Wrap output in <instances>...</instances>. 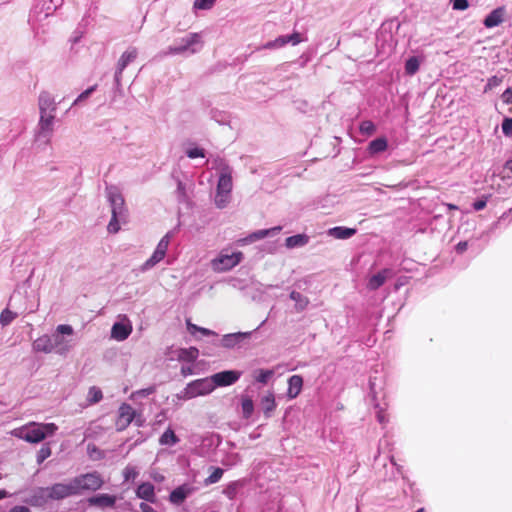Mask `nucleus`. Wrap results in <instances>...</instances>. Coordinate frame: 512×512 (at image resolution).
<instances>
[{
	"instance_id": "nucleus-1",
	"label": "nucleus",
	"mask_w": 512,
	"mask_h": 512,
	"mask_svg": "<svg viewBox=\"0 0 512 512\" xmlns=\"http://www.w3.org/2000/svg\"><path fill=\"white\" fill-rule=\"evenodd\" d=\"M214 167L219 170L214 202L218 208L222 209L230 202V194L233 188L232 168L220 158L214 160Z\"/></svg>"
},
{
	"instance_id": "nucleus-2",
	"label": "nucleus",
	"mask_w": 512,
	"mask_h": 512,
	"mask_svg": "<svg viewBox=\"0 0 512 512\" xmlns=\"http://www.w3.org/2000/svg\"><path fill=\"white\" fill-rule=\"evenodd\" d=\"M58 430L54 423L30 422L11 431V435L28 443H39Z\"/></svg>"
},
{
	"instance_id": "nucleus-3",
	"label": "nucleus",
	"mask_w": 512,
	"mask_h": 512,
	"mask_svg": "<svg viewBox=\"0 0 512 512\" xmlns=\"http://www.w3.org/2000/svg\"><path fill=\"white\" fill-rule=\"evenodd\" d=\"M107 197L112 213L107 229L110 233H117L120 230V223H124L127 218L124 198L115 187L107 189Z\"/></svg>"
},
{
	"instance_id": "nucleus-4",
	"label": "nucleus",
	"mask_w": 512,
	"mask_h": 512,
	"mask_svg": "<svg viewBox=\"0 0 512 512\" xmlns=\"http://www.w3.org/2000/svg\"><path fill=\"white\" fill-rule=\"evenodd\" d=\"M73 334L74 329L71 325H58L54 333L50 335L54 353L60 356H66L74 345L71 338Z\"/></svg>"
},
{
	"instance_id": "nucleus-5",
	"label": "nucleus",
	"mask_w": 512,
	"mask_h": 512,
	"mask_svg": "<svg viewBox=\"0 0 512 512\" xmlns=\"http://www.w3.org/2000/svg\"><path fill=\"white\" fill-rule=\"evenodd\" d=\"M215 389L211 377L194 380L177 394L180 400H189L198 396L210 394Z\"/></svg>"
},
{
	"instance_id": "nucleus-6",
	"label": "nucleus",
	"mask_w": 512,
	"mask_h": 512,
	"mask_svg": "<svg viewBox=\"0 0 512 512\" xmlns=\"http://www.w3.org/2000/svg\"><path fill=\"white\" fill-rule=\"evenodd\" d=\"M203 47V40L201 34H187L181 39L179 44H175L169 48V54H181L190 56Z\"/></svg>"
},
{
	"instance_id": "nucleus-7",
	"label": "nucleus",
	"mask_w": 512,
	"mask_h": 512,
	"mask_svg": "<svg viewBox=\"0 0 512 512\" xmlns=\"http://www.w3.org/2000/svg\"><path fill=\"white\" fill-rule=\"evenodd\" d=\"M56 116L39 115L35 130V142L38 145H49L54 134Z\"/></svg>"
},
{
	"instance_id": "nucleus-8",
	"label": "nucleus",
	"mask_w": 512,
	"mask_h": 512,
	"mask_svg": "<svg viewBox=\"0 0 512 512\" xmlns=\"http://www.w3.org/2000/svg\"><path fill=\"white\" fill-rule=\"evenodd\" d=\"M38 494L41 498L60 500L66 497L77 495L73 480L68 483H56L50 487L39 488Z\"/></svg>"
},
{
	"instance_id": "nucleus-9",
	"label": "nucleus",
	"mask_w": 512,
	"mask_h": 512,
	"mask_svg": "<svg viewBox=\"0 0 512 512\" xmlns=\"http://www.w3.org/2000/svg\"><path fill=\"white\" fill-rule=\"evenodd\" d=\"M77 494L82 491H96L103 485V480L97 472L86 473L72 479Z\"/></svg>"
},
{
	"instance_id": "nucleus-10",
	"label": "nucleus",
	"mask_w": 512,
	"mask_h": 512,
	"mask_svg": "<svg viewBox=\"0 0 512 512\" xmlns=\"http://www.w3.org/2000/svg\"><path fill=\"white\" fill-rule=\"evenodd\" d=\"M63 4V0H37L30 11V17L36 21L52 15Z\"/></svg>"
},
{
	"instance_id": "nucleus-11",
	"label": "nucleus",
	"mask_w": 512,
	"mask_h": 512,
	"mask_svg": "<svg viewBox=\"0 0 512 512\" xmlns=\"http://www.w3.org/2000/svg\"><path fill=\"white\" fill-rule=\"evenodd\" d=\"M243 258L242 252L227 254L221 252L211 261V267L215 272H225L237 266Z\"/></svg>"
},
{
	"instance_id": "nucleus-12",
	"label": "nucleus",
	"mask_w": 512,
	"mask_h": 512,
	"mask_svg": "<svg viewBox=\"0 0 512 512\" xmlns=\"http://www.w3.org/2000/svg\"><path fill=\"white\" fill-rule=\"evenodd\" d=\"M137 55L138 52L136 48L130 47L119 58L114 74L115 85L117 88L121 86V78L123 71L131 62H133L136 59Z\"/></svg>"
},
{
	"instance_id": "nucleus-13",
	"label": "nucleus",
	"mask_w": 512,
	"mask_h": 512,
	"mask_svg": "<svg viewBox=\"0 0 512 512\" xmlns=\"http://www.w3.org/2000/svg\"><path fill=\"white\" fill-rule=\"evenodd\" d=\"M132 330L131 321L126 316H123L121 321L115 322L112 325L111 338L116 341H124L130 336Z\"/></svg>"
},
{
	"instance_id": "nucleus-14",
	"label": "nucleus",
	"mask_w": 512,
	"mask_h": 512,
	"mask_svg": "<svg viewBox=\"0 0 512 512\" xmlns=\"http://www.w3.org/2000/svg\"><path fill=\"white\" fill-rule=\"evenodd\" d=\"M39 115L56 116L57 103L55 98L47 91H42L38 97Z\"/></svg>"
},
{
	"instance_id": "nucleus-15",
	"label": "nucleus",
	"mask_w": 512,
	"mask_h": 512,
	"mask_svg": "<svg viewBox=\"0 0 512 512\" xmlns=\"http://www.w3.org/2000/svg\"><path fill=\"white\" fill-rule=\"evenodd\" d=\"M240 376V371L227 370L212 375L211 380L213 381L215 388L217 386L224 387L232 385L235 382H237Z\"/></svg>"
},
{
	"instance_id": "nucleus-16",
	"label": "nucleus",
	"mask_w": 512,
	"mask_h": 512,
	"mask_svg": "<svg viewBox=\"0 0 512 512\" xmlns=\"http://www.w3.org/2000/svg\"><path fill=\"white\" fill-rule=\"evenodd\" d=\"M135 419V410L128 404H122L119 408V415L116 421L117 430L126 429Z\"/></svg>"
},
{
	"instance_id": "nucleus-17",
	"label": "nucleus",
	"mask_w": 512,
	"mask_h": 512,
	"mask_svg": "<svg viewBox=\"0 0 512 512\" xmlns=\"http://www.w3.org/2000/svg\"><path fill=\"white\" fill-rule=\"evenodd\" d=\"M304 39L302 38V34H290L286 36H279L273 41H268L263 48L265 49H278L283 47L286 44L296 45L302 42Z\"/></svg>"
},
{
	"instance_id": "nucleus-18",
	"label": "nucleus",
	"mask_w": 512,
	"mask_h": 512,
	"mask_svg": "<svg viewBox=\"0 0 512 512\" xmlns=\"http://www.w3.org/2000/svg\"><path fill=\"white\" fill-rule=\"evenodd\" d=\"M394 275L392 269L385 268L376 274L371 275L367 281V288L371 291H375L380 288L389 278Z\"/></svg>"
},
{
	"instance_id": "nucleus-19",
	"label": "nucleus",
	"mask_w": 512,
	"mask_h": 512,
	"mask_svg": "<svg viewBox=\"0 0 512 512\" xmlns=\"http://www.w3.org/2000/svg\"><path fill=\"white\" fill-rule=\"evenodd\" d=\"M252 331L226 334L221 339V345L225 348H233L241 341L250 338Z\"/></svg>"
},
{
	"instance_id": "nucleus-20",
	"label": "nucleus",
	"mask_w": 512,
	"mask_h": 512,
	"mask_svg": "<svg viewBox=\"0 0 512 512\" xmlns=\"http://www.w3.org/2000/svg\"><path fill=\"white\" fill-rule=\"evenodd\" d=\"M506 16V9L504 7H498L494 9L484 20L486 28L491 29L501 24Z\"/></svg>"
},
{
	"instance_id": "nucleus-21",
	"label": "nucleus",
	"mask_w": 512,
	"mask_h": 512,
	"mask_svg": "<svg viewBox=\"0 0 512 512\" xmlns=\"http://www.w3.org/2000/svg\"><path fill=\"white\" fill-rule=\"evenodd\" d=\"M116 502V497L109 494H99L88 499L90 506H97L100 508L113 507Z\"/></svg>"
},
{
	"instance_id": "nucleus-22",
	"label": "nucleus",
	"mask_w": 512,
	"mask_h": 512,
	"mask_svg": "<svg viewBox=\"0 0 512 512\" xmlns=\"http://www.w3.org/2000/svg\"><path fill=\"white\" fill-rule=\"evenodd\" d=\"M32 348L36 352H43L46 354L54 353L51 342V337L48 334H44L38 337L32 344Z\"/></svg>"
},
{
	"instance_id": "nucleus-23",
	"label": "nucleus",
	"mask_w": 512,
	"mask_h": 512,
	"mask_svg": "<svg viewBox=\"0 0 512 512\" xmlns=\"http://www.w3.org/2000/svg\"><path fill=\"white\" fill-rule=\"evenodd\" d=\"M303 379L299 375H293L288 379L287 396L290 399L296 398L302 390Z\"/></svg>"
},
{
	"instance_id": "nucleus-24",
	"label": "nucleus",
	"mask_w": 512,
	"mask_h": 512,
	"mask_svg": "<svg viewBox=\"0 0 512 512\" xmlns=\"http://www.w3.org/2000/svg\"><path fill=\"white\" fill-rule=\"evenodd\" d=\"M136 495L138 498L153 503L155 501L154 486L149 482L142 483L138 486Z\"/></svg>"
},
{
	"instance_id": "nucleus-25",
	"label": "nucleus",
	"mask_w": 512,
	"mask_h": 512,
	"mask_svg": "<svg viewBox=\"0 0 512 512\" xmlns=\"http://www.w3.org/2000/svg\"><path fill=\"white\" fill-rule=\"evenodd\" d=\"M356 234V229L337 226L328 230V235L336 239H349Z\"/></svg>"
},
{
	"instance_id": "nucleus-26",
	"label": "nucleus",
	"mask_w": 512,
	"mask_h": 512,
	"mask_svg": "<svg viewBox=\"0 0 512 512\" xmlns=\"http://www.w3.org/2000/svg\"><path fill=\"white\" fill-rule=\"evenodd\" d=\"M192 489L186 485L177 487L170 494V501L174 504L182 503L191 493Z\"/></svg>"
},
{
	"instance_id": "nucleus-27",
	"label": "nucleus",
	"mask_w": 512,
	"mask_h": 512,
	"mask_svg": "<svg viewBox=\"0 0 512 512\" xmlns=\"http://www.w3.org/2000/svg\"><path fill=\"white\" fill-rule=\"evenodd\" d=\"M261 408L266 415V417H270L271 413L276 408L275 396L273 392H267L261 398Z\"/></svg>"
},
{
	"instance_id": "nucleus-28",
	"label": "nucleus",
	"mask_w": 512,
	"mask_h": 512,
	"mask_svg": "<svg viewBox=\"0 0 512 512\" xmlns=\"http://www.w3.org/2000/svg\"><path fill=\"white\" fill-rule=\"evenodd\" d=\"M309 242V237L305 234H297L286 238L285 246L288 249L303 247Z\"/></svg>"
},
{
	"instance_id": "nucleus-29",
	"label": "nucleus",
	"mask_w": 512,
	"mask_h": 512,
	"mask_svg": "<svg viewBox=\"0 0 512 512\" xmlns=\"http://www.w3.org/2000/svg\"><path fill=\"white\" fill-rule=\"evenodd\" d=\"M422 58L418 56H412L406 60L405 73L409 76L416 74L422 63Z\"/></svg>"
},
{
	"instance_id": "nucleus-30",
	"label": "nucleus",
	"mask_w": 512,
	"mask_h": 512,
	"mask_svg": "<svg viewBox=\"0 0 512 512\" xmlns=\"http://www.w3.org/2000/svg\"><path fill=\"white\" fill-rule=\"evenodd\" d=\"M165 257V254L159 252L157 249L154 250L153 254L143 263L141 266L142 271H147L157 265Z\"/></svg>"
},
{
	"instance_id": "nucleus-31",
	"label": "nucleus",
	"mask_w": 512,
	"mask_h": 512,
	"mask_svg": "<svg viewBox=\"0 0 512 512\" xmlns=\"http://www.w3.org/2000/svg\"><path fill=\"white\" fill-rule=\"evenodd\" d=\"M290 299L295 302V309L297 311H303L309 304V299L297 291L290 293Z\"/></svg>"
},
{
	"instance_id": "nucleus-32",
	"label": "nucleus",
	"mask_w": 512,
	"mask_h": 512,
	"mask_svg": "<svg viewBox=\"0 0 512 512\" xmlns=\"http://www.w3.org/2000/svg\"><path fill=\"white\" fill-rule=\"evenodd\" d=\"M274 370L271 369H258L253 372L255 381L266 384L273 377Z\"/></svg>"
},
{
	"instance_id": "nucleus-33",
	"label": "nucleus",
	"mask_w": 512,
	"mask_h": 512,
	"mask_svg": "<svg viewBox=\"0 0 512 512\" xmlns=\"http://www.w3.org/2000/svg\"><path fill=\"white\" fill-rule=\"evenodd\" d=\"M281 230H282L281 226H275V227H272L269 229L257 230L255 232H253L254 239H257V241H258V240L264 239L266 237H272V236L279 234Z\"/></svg>"
},
{
	"instance_id": "nucleus-34",
	"label": "nucleus",
	"mask_w": 512,
	"mask_h": 512,
	"mask_svg": "<svg viewBox=\"0 0 512 512\" xmlns=\"http://www.w3.org/2000/svg\"><path fill=\"white\" fill-rule=\"evenodd\" d=\"M387 140L385 138H377L370 142L369 151L372 154L383 152L387 149Z\"/></svg>"
},
{
	"instance_id": "nucleus-35",
	"label": "nucleus",
	"mask_w": 512,
	"mask_h": 512,
	"mask_svg": "<svg viewBox=\"0 0 512 512\" xmlns=\"http://www.w3.org/2000/svg\"><path fill=\"white\" fill-rule=\"evenodd\" d=\"M198 349L195 347H190L188 349H181L178 353V357L182 361H189L192 362L196 360L198 357Z\"/></svg>"
},
{
	"instance_id": "nucleus-36",
	"label": "nucleus",
	"mask_w": 512,
	"mask_h": 512,
	"mask_svg": "<svg viewBox=\"0 0 512 512\" xmlns=\"http://www.w3.org/2000/svg\"><path fill=\"white\" fill-rule=\"evenodd\" d=\"M178 441H179L178 437L175 435L174 431L171 429H167L161 435V437L159 439V443L161 445H169V446L175 445L176 443H178Z\"/></svg>"
},
{
	"instance_id": "nucleus-37",
	"label": "nucleus",
	"mask_w": 512,
	"mask_h": 512,
	"mask_svg": "<svg viewBox=\"0 0 512 512\" xmlns=\"http://www.w3.org/2000/svg\"><path fill=\"white\" fill-rule=\"evenodd\" d=\"M243 418L249 419L254 411V403L251 398L244 397L241 402Z\"/></svg>"
},
{
	"instance_id": "nucleus-38",
	"label": "nucleus",
	"mask_w": 512,
	"mask_h": 512,
	"mask_svg": "<svg viewBox=\"0 0 512 512\" xmlns=\"http://www.w3.org/2000/svg\"><path fill=\"white\" fill-rule=\"evenodd\" d=\"M172 237H173V232L172 231L167 232L160 239V241L158 242V244H157L155 249H157L159 252H162L163 254L166 255V252L168 250V247H169V244H170V241H171Z\"/></svg>"
},
{
	"instance_id": "nucleus-39",
	"label": "nucleus",
	"mask_w": 512,
	"mask_h": 512,
	"mask_svg": "<svg viewBox=\"0 0 512 512\" xmlns=\"http://www.w3.org/2000/svg\"><path fill=\"white\" fill-rule=\"evenodd\" d=\"M16 317H17V314L15 312L10 311L9 309H4L0 315V323L2 326H7Z\"/></svg>"
},
{
	"instance_id": "nucleus-40",
	"label": "nucleus",
	"mask_w": 512,
	"mask_h": 512,
	"mask_svg": "<svg viewBox=\"0 0 512 512\" xmlns=\"http://www.w3.org/2000/svg\"><path fill=\"white\" fill-rule=\"evenodd\" d=\"M216 0H194L193 9L194 10H209L211 9Z\"/></svg>"
},
{
	"instance_id": "nucleus-41",
	"label": "nucleus",
	"mask_w": 512,
	"mask_h": 512,
	"mask_svg": "<svg viewBox=\"0 0 512 512\" xmlns=\"http://www.w3.org/2000/svg\"><path fill=\"white\" fill-rule=\"evenodd\" d=\"M187 327H188V330L190 331V333L194 334L195 332H200L202 333L203 335L205 336H210V335H216V333L212 330H209L207 328H203V327H200V326H197L195 324H192L191 322H187Z\"/></svg>"
},
{
	"instance_id": "nucleus-42",
	"label": "nucleus",
	"mask_w": 512,
	"mask_h": 512,
	"mask_svg": "<svg viewBox=\"0 0 512 512\" xmlns=\"http://www.w3.org/2000/svg\"><path fill=\"white\" fill-rule=\"evenodd\" d=\"M51 448L48 444L43 445L37 453V463H43L48 457L51 456Z\"/></svg>"
},
{
	"instance_id": "nucleus-43",
	"label": "nucleus",
	"mask_w": 512,
	"mask_h": 512,
	"mask_svg": "<svg viewBox=\"0 0 512 512\" xmlns=\"http://www.w3.org/2000/svg\"><path fill=\"white\" fill-rule=\"evenodd\" d=\"M223 472H224L223 469L215 468L213 470V472L211 473V475L208 478H206L205 484L210 485V484L217 483L223 476Z\"/></svg>"
},
{
	"instance_id": "nucleus-44",
	"label": "nucleus",
	"mask_w": 512,
	"mask_h": 512,
	"mask_svg": "<svg viewBox=\"0 0 512 512\" xmlns=\"http://www.w3.org/2000/svg\"><path fill=\"white\" fill-rule=\"evenodd\" d=\"M102 399V391L97 387H91L88 392V400L90 403H97Z\"/></svg>"
},
{
	"instance_id": "nucleus-45",
	"label": "nucleus",
	"mask_w": 512,
	"mask_h": 512,
	"mask_svg": "<svg viewBox=\"0 0 512 512\" xmlns=\"http://www.w3.org/2000/svg\"><path fill=\"white\" fill-rule=\"evenodd\" d=\"M376 127L372 121L366 120L360 124V132L365 135H372Z\"/></svg>"
},
{
	"instance_id": "nucleus-46",
	"label": "nucleus",
	"mask_w": 512,
	"mask_h": 512,
	"mask_svg": "<svg viewBox=\"0 0 512 512\" xmlns=\"http://www.w3.org/2000/svg\"><path fill=\"white\" fill-rule=\"evenodd\" d=\"M97 88V85H93L83 91L73 102L72 106L78 105L80 102L86 100Z\"/></svg>"
},
{
	"instance_id": "nucleus-47",
	"label": "nucleus",
	"mask_w": 512,
	"mask_h": 512,
	"mask_svg": "<svg viewBox=\"0 0 512 512\" xmlns=\"http://www.w3.org/2000/svg\"><path fill=\"white\" fill-rule=\"evenodd\" d=\"M237 487H238V483L237 482H232L230 483L223 491V493L229 498V499H234V497L236 496V493H237Z\"/></svg>"
},
{
	"instance_id": "nucleus-48",
	"label": "nucleus",
	"mask_w": 512,
	"mask_h": 512,
	"mask_svg": "<svg viewBox=\"0 0 512 512\" xmlns=\"http://www.w3.org/2000/svg\"><path fill=\"white\" fill-rule=\"evenodd\" d=\"M123 475L125 480H134L138 476V471L135 467L127 466L123 471Z\"/></svg>"
},
{
	"instance_id": "nucleus-49",
	"label": "nucleus",
	"mask_w": 512,
	"mask_h": 512,
	"mask_svg": "<svg viewBox=\"0 0 512 512\" xmlns=\"http://www.w3.org/2000/svg\"><path fill=\"white\" fill-rule=\"evenodd\" d=\"M186 154L191 159H194V158H197V157H202V158L205 157L204 149L198 148V147L188 149Z\"/></svg>"
},
{
	"instance_id": "nucleus-50",
	"label": "nucleus",
	"mask_w": 512,
	"mask_h": 512,
	"mask_svg": "<svg viewBox=\"0 0 512 512\" xmlns=\"http://www.w3.org/2000/svg\"><path fill=\"white\" fill-rule=\"evenodd\" d=\"M153 392H154V388L153 387H149V388H145V389H141V390L133 392L131 397L133 399H137V398H141V397H146V396L152 394Z\"/></svg>"
},
{
	"instance_id": "nucleus-51",
	"label": "nucleus",
	"mask_w": 512,
	"mask_h": 512,
	"mask_svg": "<svg viewBox=\"0 0 512 512\" xmlns=\"http://www.w3.org/2000/svg\"><path fill=\"white\" fill-rule=\"evenodd\" d=\"M502 132L506 136H512V118H505L502 122Z\"/></svg>"
},
{
	"instance_id": "nucleus-52",
	"label": "nucleus",
	"mask_w": 512,
	"mask_h": 512,
	"mask_svg": "<svg viewBox=\"0 0 512 512\" xmlns=\"http://www.w3.org/2000/svg\"><path fill=\"white\" fill-rule=\"evenodd\" d=\"M468 6L467 0H453V9L455 10H465Z\"/></svg>"
},
{
	"instance_id": "nucleus-53",
	"label": "nucleus",
	"mask_w": 512,
	"mask_h": 512,
	"mask_svg": "<svg viewBox=\"0 0 512 512\" xmlns=\"http://www.w3.org/2000/svg\"><path fill=\"white\" fill-rule=\"evenodd\" d=\"M256 241H257V239H254V233L252 232L247 237L240 239L238 241V243L240 245H246V244H250V243H253V242H256Z\"/></svg>"
},
{
	"instance_id": "nucleus-54",
	"label": "nucleus",
	"mask_w": 512,
	"mask_h": 512,
	"mask_svg": "<svg viewBox=\"0 0 512 512\" xmlns=\"http://www.w3.org/2000/svg\"><path fill=\"white\" fill-rule=\"evenodd\" d=\"M256 241H257V239H254V233L252 232L247 237L240 239L238 241V243L240 245H246V244H250V243H253V242H256Z\"/></svg>"
},
{
	"instance_id": "nucleus-55",
	"label": "nucleus",
	"mask_w": 512,
	"mask_h": 512,
	"mask_svg": "<svg viewBox=\"0 0 512 512\" xmlns=\"http://www.w3.org/2000/svg\"><path fill=\"white\" fill-rule=\"evenodd\" d=\"M499 83H500V79L497 78L496 76L489 78L488 83L486 85V90L492 89L493 87L497 86Z\"/></svg>"
},
{
	"instance_id": "nucleus-56",
	"label": "nucleus",
	"mask_w": 512,
	"mask_h": 512,
	"mask_svg": "<svg viewBox=\"0 0 512 512\" xmlns=\"http://www.w3.org/2000/svg\"><path fill=\"white\" fill-rule=\"evenodd\" d=\"M502 99L504 102L512 104V89H507L502 94Z\"/></svg>"
},
{
	"instance_id": "nucleus-57",
	"label": "nucleus",
	"mask_w": 512,
	"mask_h": 512,
	"mask_svg": "<svg viewBox=\"0 0 512 512\" xmlns=\"http://www.w3.org/2000/svg\"><path fill=\"white\" fill-rule=\"evenodd\" d=\"M194 373L193 368L191 366H182L181 374L186 377L192 375Z\"/></svg>"
},
{
	"instance_id": "nucleus-58",
	"label": "nucleus",
	"mask_w": 512,
	"mask_h": 512,
	"mask_svg": "<svg viewBox=\"0 0 512 512\" xmlns=\"http://www.w3.org/2000/svg\"><path fill=\"white\" fill-rule=\"evenodd\" d=\"M139 507L142 512H155V510L152 508V506H150L149 504L144 503V502L140 503Z\"/></svg>"
},
{
	"instance_id": "nucleus-59",
	"label": "nucleus",
	"mask_w": 512,
	"mask_h": 512,
	"mask_svg": "<svg viewBox=\"0 0 512 512\" xmlns=\"http://www.w3.org/2000/svg\"><path fill=\"white\" fill-rule=\"evenodd\" d=\"M9 512H30V509L26 506H14Z\"/></svg>"
},
{
	"instance_id": "nucleus-60",
	"label": "nucleus",
	"mask_w": 512,
	"mask_h": 512,
	"mask_svg": "<svg viewBox=\"0 0 512 512\" xmlns=\"http://www.w3.org/2000/svg\"><path fill=\"white\" fill-rule=\"evenodd\" d=\"M467 246H468L467 242H465V241L459 242L456 245V250H457V252L462 253L467 249Z\"/></svg>"
},
{
	"instance_id": "nucleus-61",
	"label": "nucleus",
	"mask_w": 512,
	"mask_h": 512,
	"mask_svg": "<svg viewBox=\"0 0 512 512\" xmlns=\"http://www.w3.org/2000/svg\"><path fill=\"white\" fill-rule=\"evenodd\" d=\"M486 206V202L485 201H476L474 204H473V207L476 211H480L482 210L484 207Z\"/></svg>"
},
{
	"instance_id": "nucleus-62",
	"label": "nucleus",
	"mask_w": 512,
	"mask_h": 512,
	"mask_svg": "<svg viewBox=\"0 0 512 512\" xmlns=\"http://www.w3.org/2000/svg\"><path fill=\"white\" fill-rule=\"evenodd\" d=\"M377 419H378L379 423H381V424H385L387 422V419L382 411L377 412Z\"/></svg>"
},
{
	"instance_id": "nucleus-63",
	"label": "nucleus",
	"mask_w": 512,
	"mask_h": 512,
	"mask_svg": "<svg viewBox=\"0 0 512 512\" xmlns=\"http://www.w3.org/2000/svg\"><path fill=\"white\" fill-rule=\"evenodd\" d=\"M134 420H135V423H136L137 426H141L142 425L143 420L141 419V417H136L135 416Z\"/></svg>"
},
{
	"instance_id": "nucleus-64",
	"label": "nucleus",
	"mask_w": 512,
	"mask_h": 512,
	"mask_svg": "<svg viewBox=\"0 0 512 512\" xmlns=\"http://www.w3.org/2000/svg\"><path fill=\"white\" fill-rule=\"evenodd\" d=\"M178 190L182 193H184V186H183V183L181 181L178 182Z\"/></svg>"
}]
</instances>
